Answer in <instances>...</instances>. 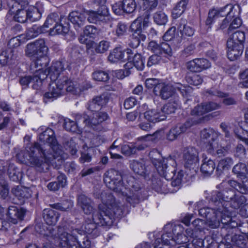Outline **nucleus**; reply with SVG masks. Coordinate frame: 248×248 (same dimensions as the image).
<instances>
[{"label":"nucleus","mask_w":248,"mask_h":248,"mask_svg":"<svg viewBox=\"0 0 248 248\" xmlns=\"http://www.w3.org/2000/svg\"><path fill=\"white\" fill-rule=\"evenodd\" d=\"M219 134L213 128H205L201 132V144L204 146L210 152L212 153L214 149L213 142L218 138Z\"/></svg>","instance_id":"16"},{"label":"nucleus","mask_w":248,"mask_h":248,"mask_svg":"<svg viewBox=\"0 0 248 248\" xmlns=\"http://www.w3.org/2000/svg\"><path fill=\"white\" fill-rule=\"evenodd\" d=\"M186 80L188 83L195 86L200 85L203 82L202 77L195 74L187 76Z\"/></svg>","instance_id":"60"},{"label":"nucleus","mask_w":248,"mask_h":248,"mask_svg":"<svg viewBox=\"0 0 248 248\" xmlns=\"http://www.w3.org/2000/svg\"><path fill=\"white\" fill-rule=\"evenodd\" d=\"M12 3L8 2V5L10 8L9 13H15V9H25L28 5L29 2L27 0H13L12 1Z\"/></svg>","instance_id":"45"},{"label":"nucleus","mask_w":248,"mask_h":248,"mask_svg":"<svg viewBox=\"0 0 248 248\" xmlns=\"http://www.w3.org/2000/svg\"><path fill=\"white\" fill-rule=\"evenodd\" d=\"M147 49L155 54H165L170 56L172 55V50L170 46L166 42L158 44L154 41H150L148 45Z\"/></svg>","instance_id":"24"},{"label":"nucleus","mask_w":248,"mask_h":248,"mask_svg":"<svg viewBox=\"0 0 248 248\" xmlns=\"http://www.w3.org/2000/svg\"><path fill=\"white\" fill-rule=\"evenodd\" d=\"M152 137L151 135H147L145 136H142L138 138V140H143V142L142 143L137 142L134 145L133 147L135 150V154L137 153V151H140L144 150L147 147H148V144L146 141L150 140V138Z\"/></svg>","instance_id":"52"},{"label":"nucleus","mask_w":248,"mask_h":248,"mask_svg":"<svg viewBox=\"0 0 248 248\" xmlns=\"http://www.w3.org/2000/svg\"><path fill=\"white\" fill-rule=\"evenodd\" d=\"M77 245L80 248H91L92 247L91 242L87 236H84L81 240L77 235Z\"/></svg>","instance_id":"64"},{"label":"nucleus","mask_w":248,"mask_h":248,"mask_svg":"<svg viewBox=\"0 0 248 248\" xmlns=\"http://www.w3.org/2000/svg\"><path fill=\"white\" fill-rule=\"evenodd\" d=\"M207 92L210 94L221 98H224L222 102L225 105H233L236 104V101L233 98L226 97L228 95L227 93H222L219 91L209 90Z\"/></svg>","instance_id":"43"},{"label":"nucleus","mask_w":248,"mask_h":248,"mask_svg":"<svg viewBox=\"0 0 248 248\" xmlns=\"http://www.w3.org/2000/svg\"><path fill=\"white\" fill-rule=\"evenodd\" d=\"M46 31L42 27L37 25H34L32 27L28 29L26 31V36L28 39H30L37 36L39 34Z\"/></svg>","instance_id":"48"},{"label":"nucleus","mask_w":248,"mask_h":248,"mask_svg":"<svg viewBox=\"0 0 248 248\" xmlns=\"http://www.w3.org/2000/svg\"><path fill=\"white\" fill-rule=\"evenodd\" d=\"M40 143L34 142L28 146L27 163L40 172L47 171L49 163L63 154L62 146L56 138L54 131L47 128L39 135Z\"/></svg>","instance_id":"2"},{"label":"nucleus","mask_w":248,"mask_h":248,"mask_svg":"<svg viewBox=\"0 0 248 248\" xmlns=\"http://www.w3.org/2000/svg\"><path fill=\"white\" fill-rule=\"evenodd\" d=\"M41 16V14L38 8L32 7L28 9V19L30 21L33 22L38 20Z\"/></svg>","instance_id":"59"},{"label":"nucleus","mask_w":248,"mask_h":248,"mask_svg":"<svg viewBox=\"0 0 248 248\" xmlns=\"http://www.w3.org/2000/svg\"><path fill=\"white\" fill-rule=\"evenodd\" d=\"M175 91L180 92L183 97L187 98L191 96L193 89L187 85L177 83L175 86Z\"/></svg>","instance_id":"49"},{"label":"nucleus","mask_w":248,"mask_h":248,"mask_svg":"<svg viewBox=\"0 0 248 248\" xmlns=\"http://www.w3.org/2000/svg\"><path fill=\"white\" fill-rule=\"evenodd\" d=\"M180 101L178 97H176L173 100H170L159 110L161 114L165 117V119L166 115L174 113L177 109L180 108Z\"/></svg>","instance_id":"32"},{"label":"nucleus","mask_w":248,"mask_h":248,"mask_svg":"<svg viewBox=\"0 0 248 248\" xmlns=\"http://www.w3.org/2000/svg\"><path fill=\"white\" fill-rule=\"evenodd\" d=\"M239 10L238 6H233L231 4H227L223 8L218 10L212 9L209 11L208 17L206 20V25H211L213 22L217 20L220 17L226 16V17L231 18L234 17L235 13Z\"/></svg>","instance_id":"13"},{"label":"nucleus","mask_w":248,"mask_h":248,"mask_svg":"<svg viewBox=\"0 0 248 248\" xmlns=\"http://www.w3.org/2000/svg\"><path fill=\"white\" fill-rule=\"evenodd\" d=\"M7 173L10 180L14 182H20L23 176L22 172L13 164H9Z\"/></svg>","instance_id":"40"},{"label":"nucleus","mask_w":248,"mask_h":248,"mask_svg":"<svg viewBox=\"0 0 248 248\" xmlns=\"http://www.w3.org/2000/svg\"><path fill=\"white\" fill-rule=\"evenodd\" d=\"M42 216L46 224L53 226L59 220L60 214L53 209L46 208L43 210Z\"/></svg>","instance_id":"30"},{"label":"nucleus","mask_w":248,"mask_h":248,"mask_svg":"<svg viewBox=\"0 0 248 248\" xmlns=\"http://www.w3.org/2000/svg\"><path fill=\"white\" fill-rule=\"evenodd\" d=\"M66 19L63 17H60L57 13H51L47 17L43 27L44 29L49 28V33L51 35L66 34L69 31V26Z\"/></svg>","instance_id":"8"},{"label":"nucleus","mask_w":248,"mask_h":248,"mask_svg":"<svg viewBox=\"0 0 248 248\" xmlns=\"http://www.w3.org/2000/svg\"><path fill=\"white\" fill-rule=\"evenodd\" d=\"M216 167V164L213 160L204 158L201 167V171L206 176H210L213 173Z\"/></svg>","instance_id":"38"},{"label":"nucleus","mask_w":248,"mask_h":248,"mask_svg":"<svg viewBox=\"0 0 248 248\" xmlns=\"http://www.w3.org/2000/svg\"><path fill=\"white\" fill-rule=\"evenodd\" d=\"M98 29L93 25L86 26L83 31L84 34L90 38H93L98 34Z\"/></svg>","instance_id":"63"},{"label":"nucleus","mask_w":248,"mask_h":248,"mask_svg":"<svg viewBox=\"0 0 248 248\" xmlns=\"http://www.w3.org/2000/svg\"><path fill=\"white\" fill-rule=\"evenodd\" d=\"M189 0H181L173 9L172 14L174 18L180 16L185 11Z\"/></svg>","instance_id":"47"},{"label":"nucleus","mask_w":248,"mask_h":248,"mask_svg":"<svg viewBox=\"0 0 248 248\" xmlns=\"http://www.w3.org/2000/svg\"><path fill=\"white\" fill-rule=\"evenodd\" d=\"M64 83V87H65V91L71 93L73 94H76L81 91L80 88L77 86V84L67 77V81Z\"/></svg>","instance_id":"56"},{"label":"nucleus","mask_w":248,"mask_h":248,"mask_svg":"<svg viewBox=\"0 0 248 248\" xmlns=\"http://www.w3.org/2000/svg\"><path fill=\"white\" fill-rule=\"evenodd\" d=\"M233 164V159L230 157L221 159L217 167L216 171L218 175H220L224 170H229Z\"/></svg>","instance_id":"42"},{"label":"nucleus","mask_w":248,"mask_h":248,"mask_svg":"<svg viewBox=\"0 0 248 248\" xmlns=\"http://www.w3.org/2000/svg\"><path fill=\"white\" fill-rule=\"evenodd\" d=\"M15 13H9L10 14H15L14 19L18 22L24 23L28 19V10L24 9H15Z\"/></svg>","instance_id":"46"},{"label":"nucleus","mask_w":248,"mask_h":248,"mask_svg":"<svg viewBox=\"0 0 248 248\" xmlns=\"http://www.w3.org/2000/svg\"><path fill=\"white\" fill-rule=\"evenodd\" d=\"M122 3L125 13H132L136 9V4L134 0H123Z\"/></svg>","instance_id":"57"},{"label":"nucleus","mask_w":248,"mask_h":248,"mask_svg":"<svg viewBox=\"0 0 248 248\" xmlns=\"http://www.w3.org/2000/svg\"><path fill=\"white\" fill-rule=\"evenodd\" d=\"M26 210L16 206H10L7 209L6 215L9 220L13 224H16L23 220Z\"/></svg>","instance_id":"26"},{"label":"nucleus","mask_w":248,"mask_h":248,"mask_svg":"<svg viewBox=\"0 0 248 248\" xmlns=\"http://www.w3.org/2000/svg\"><path fill=\"white\" fill-rule=\"evenodd\" d=\"M102 203L98 205V211L93 213L92 219L87 218L79 229H74L68 223V231L71 233L77 231L76 235L82 236V234H92L96 237L99 234L97 224L101 226H111L113 222L114 217H119L123 215V211L119 204L115 202L114 196L110 193L103 192L101 194Z\"/></svg>","instance_id":"3"},{"label":"nucleus","mask_w":248,"mask_h":248,"mask_svg":"<svg viewBox=\"0 0 248 248\" xmlns=\"http://www.w3.org/2000/svg\"><path fill=\"white\" fill-rule=\"evenodd\" d=\"M67 227V225H63L62 223L58 226L59 237L56 240L59 241V246L62 248H80L77 245V231H74L71 233L68 231Z\"/></svg>","instance_id":"10"},{"label":"nucleus","mask_w":248,"mask_h":248,"mask_svg":"<svg viewBox=\"0 0 248 248\" xmlns=\"http://www.w3.org/2000/svg\"><path fill=\"white\" fill-rule=\"evenodd\" d=\"M171 227L168 229L169 232L172 233V236L176 237L175 239L176 243L181 244H185L188 241L187 237L183 234V228L181 225H175L173 226L170 224Z\"/></svg>","instance_id":"33"},{"label":"nucleus","mask_w":248,"mask_h":248,"mask_svg":"<svg viewBox=\"0 0 248 248\" xmlns=\"http://www.w3.org/2000/svg\"><path fill=\"white\" fill-rule=\"evenodd\" d=\"M47 78V75L43 69H39L36 71L32 76L22 77L20 78V84L27 87L30 83H33L32 88L38 90L42 84V81Z\"/></svg>","instance_id":"15"},{"label":"nucleus","mask_w":248,"mask_h":248,"mask_svg":"<svg viewBox=\"0 0 248 248\" xmlns=\"http://www.w3.org/2000/svg\"><path fill=\"white\" fill-rule=\"evenodd\" d=\"M171 227L170 224H167L164 228V232L161 234V238H157L154 243V248H165L163 247L172 246L176 243L175 238L172 233L169 232L168 229Z\"/></svg>","instance_id":"21"},{"label":"nucleus","mask_w":248,"mask_h":248,"mask_svg":"<svg viewBox=\"0 0 248 248\" xmlns=\"http://www.w3.org/2000/svg\"><path fill=\"white\" fill-rule=\"evenodd\" d=\"M49 91L46 93L44 97L48 99L57 98L63 95L65 92L64 83L67 81L66 75H60L56 79H51Z\"/></svg>","instance_id":"14"},{"label":"nucleus","mask_w":248,"mask_h":248,"mask_svg":"<svg viewBox=\"0 0 248 248\" xmlns=\"http://www.w3.org/2000/svg\"><path fill=\"white\" fill-rule=\"evenodd\" d=\"M187 21L181 18L177 24V29L183 37H190L194 35L195 30L186 25Z\"/></svg>","instance_id":"37"},{"label":"nucleus","mask_w":248,"mask_h":248,"mask_svg":"<svg viewBox=\"0 0 248 248\" xmlns=\"http://www.w3.org/2000/svg\"><path fill=\"white\" fill-rule=\"evenodd\" d=\"M245 41V34L244 31H237L230 37L226 44L228 59L233 61L242 54Z\"/></svg>","instance_id":"7"},{"label":"nucleus","mask_w":248,"mask_h":248,"mask_svg":"<svg viewBox=\"0 0 248 248\" xmlns=\"http://www.w3.org/2000/svg\"><path fill=\"white\" fill-rule=\"evenodd\" d=\"M162 82H160L159 80L155 78H147L145 82V86L148 89H153V93L155 94V91L157 90L156 89L157 87L160 85Z\"/></svg>","instance_id":"62"},{"label":"nucleus","mask_w":248,"mask_h":248,"mask_svg":"<svg viewBox=\"0 0 248 248\" xmlns=\"http://www.w3.org/2000/svg\"><path fill=\"white\" fill-rule=\"evenodd\" d=\"M124 54L120 48H115L108 56V61L111 63H115L119 61H121L124 58Z\"/></svg>","instance_id":"54"},{"label":"nucleus","mask_w":248,"mask_h":248,"mask_svg":"<svg viewBox=\"0 0 248 248\" xmlns=\"http://www.w3.org/2000/svg\"><path fill=\"white\" fill-rule=\"evenodd\" d=\"M220 223H221L223 226L221 230L222 232H226L225 233H231V232H234V230H236V228L238 226V223L233 220L232 218L230 217L227 216L226 218L221 217H219Z\"/></svg>","instance_id":"34"},{"label":"nucleus","mask_w":248,"mask_h":248,"mask_svg":"<svg viewBox=\"0 0 248 248\" xmlns=\"http://www.w3.org/2000/svg\"><path fill=\"white\" fill-rule=\"evenodd\" d=\"M192 124L188 121L184 124H178L172 127L168 134L167 139L170 141H173L177 139L181 134L184 133Z\"/></svg>","instance_id":"25"},{"label":"nucleus","mask_w":248,"mask_h":248,"mask_svg":"<svg viewBox=\"0 0 248 248\" xmlns=\"http://www.w3.org/2000/svg\"><path fill=\"white\" fill-rule=\"evenodd\" d=\"M86 18L85 11L84 13L73 11L68 16V20L74 25L76 30H79L85 25Z\"/></svg>","instance_id":"29"},{"label":"nucleus","mask_w":248,"mask_h":248,"mask_svg":"<svg viewBox=\"0 0 248 248\" xmlns=\"http://www.w3.org/2000/svg\"><path fill=\"white\" fill-rule=\"evenodd\" d=\"M108 118V114L105 112H96L93 114L91 118L86 113L76 114V124L78 125L83 123L85 125L94 130L101 131L102 129L101 123Z\"/></svg>","instance_id":"9"},{"label":"nucleus","mask_w":248,"mask_h":248,"mask_svg":"<svg viewBox=\"0 0 248 248\" xmlns=\"http://www.w3.org/2000/svg\"><path fill=\"white\" fill-rule=\"evenodd\" d=\"M50 206L53 209L59 210L62 211H67L72 208L73 203L71 201L66 200L62 202H58L50 204Z\"/></svg>","instance_id":"51"},{"label":"nucleus","mask_w":248,"mask_h":248,"mask_svg":"<svg viewBox=\"0 0 248 248\" xmlns=\"http://www.w3.org/2000/svg\"><path fill=\"white\" fill-rule=\"evenodd\" d=\"M92 76L94 80L98 81L106 82L109 78L108 74L102 70L94 72L92 74Z\"/></svg>","instance_id":"58"},{"label":"nucleus","mask_w":248,"mask_h":248,"mask_svg":"<svg viewBox=\"0 0 248 248\" xmlns=\"http://www.w3.org/2000/svg\"><path fill=\"white\" fill-rule=\"evenodd\" d=\"M152 187L158 193H167L169 191L167 180L165 179H157L153 180Z\"/></svg>","instance_id":"41"},{"label":"nucleus","mask_w":248,"mask_h":248,"mask_svg":"<svg viewBox=\"0 0 248 248\" xmlns=\"http://www.w3.org/2000/svg\"><path fill=\"white\" fill-rule=\"evenodd\" d=\"M12 192L14 196L19 200V203H23L25 200L30 198L31 197L30 190L22 188L20 186H17L13 188Z\"/></svg>","instance_id":"36"},{"label":"nucleus","mask_w":248,"mask_h":248,"mask_svg":"<svg viewBox=\"0 0 248 248\" xmlns=\"http://www.w3.org/2000/svg\"><path fill=\"white\" fill-rule=\"evenodd\" d=\"M228 184L232 188H225L219 191H216L212 196L211 202L215 207H203L199 209V215L206 219V224L212 228L220 226L219 217L225 211L224 204L232 209H238L247 202L244 194H248V183L247 181H237L230 180Z\"/></svg>","instance_id":"1"},{"label":"nucleus","mask_w":248,"mask_h":248,"mask_svg":"<svg viewBox=\"0 0 248 248\" xmlns=\"http://www.w3.org/2000/svg\"><path fill=\"white\" fill-rule=\"evenodd\" d=\"M140 19L135 20L131 25V29L133 31L131 37L129 46L132 48H137L141 41L146 39V35L143 33Z\"/></svg>","instance_id":"18"},{"label":"nucleus","mask_w":248,"mask_h":248,"mask_svg":"<svg viewBox=\"0 0 248 248\" xmlns=\"http://www.w3.org/2000/svg\"><path fill=\"white\" fill-rule=\"evenodd\" d=\"M247 240L245 234L225 233L224 238L218 244L217 248H245Z\"/></svg>","instance_id":"11"},{"label":"nucleus","mask_w":248,"mask_h":248,"mask_svg":"<svg viewBox=\"0 0 248 248\" xmlns=\"http://www.w3.org/2000/svg\"><path fill=\"white\" fill-rule=\"evenodd\" d=\"M36 232L46 237L51 244H55L59 237L58 229L56 230L51 227H47L43 222H37L34 227Z\"/></svg>","instance_id":"20"},{"label":"nucleus","mask_w":248,"mask_h":248,"mask_svg":"<svg viewBox=\"0 0 248 248\" xmlns=\"http://www.w3.org/2000/svg\"><path fill=\"white\" fill-rule=\"evenodd\" d=\"M85 14L87 20L91 23H106L108 20L109 13L107 7L98 8L97 11L87 10Z\"/></svg>","instance_id":"17"},{"label":"nucleus","mask_w":248,"mask_h":248,"mask_svg":"<svg viewBox=\"0 0 248 248\" xmlns=\"http://www.w3.org/2000/svg\"><path fill=\"white\" fill-rule=\"evenodd\" d=\"M104 181L107 186L118 194L125 197L126 201L134 206L142 199L144 188L136 181L129 184V190L123 185L122 175L119 171L111 169L104 174Z\"/></svg>","instance_id":"4"},{"label":"nucleus","mask_w":248,"mask_h":248,"mask_svg":"<svg viewBox=\"0 0 248 248\" xmlns=\"http://www.w3.org/2000/svg\"><path fill=\"white\" fill-rule=\"evenodd\" d=\"M109 100V96L107 93H104L99 96H97L89 101L86 105V108L91 111H95L101 107L105 105Z\"/></svg>","instance_id":"27"},{"label":"nucleus","mask_w":248,"mask_h":248,"mask_svg":"<svg viewBox=\"0 0 248 248\" xmlns=\"http://www.w3.org/2000/svg\"><path fill=\"white\" fill-rule=\"evenodd\" d=\"M47 50L45 40L40 39L27 45L25 55L34 60H39L46 55Z\"/></svg>","instance_id":"12"},{"label":"nucleus","mask_w":248,"mask_h":248,"mask_svg":"<svg viewBox=\"0 0 248 248\" xmlns=\"http://www.w3.org/2000/svg\"><path fill=\"white\" fill-rule=\"evenodd\" d=\"M232 172L238 177L245 178L248 173L247 165L242 163L236 164L232 168Z\"/></svg>","instance_id":"44"},{"label":"nucleus","mask_w":248,"mask_h":248,"mask_svg":"<svg viewBox=\"0 0 248 248\" xmlns=\"http://www.w3.org/2000/svg\"><path fill=\"white\" fill-rule=\"evenodd\" d=\"M145 58L140 54L137 53L132 56L131 62L134 66L138 70L141 71L145 66Z\"/></svg>","instance_id":"50"},{"label":"nucleus","mask_w":248,"mask_h":248,"mask_svg":"<svg viewBox=\"0 0 248 248\" xmlns=\"http://www.w3.org/2000/svg\"><path fill=\"white\" fill-rule=\"evenodd\" d=\"M69 67V63L65 60L53 62L51 67L44 70L50 79H56L60 75H65L62 71Z\"/></svg>","instance_id":"19"},{"label":"nucleus","mask_w":248,"mask_h":248,"mask_svg":"<svg viewBox=\"0 0 248 248\" xmlns=\"http://www.w3.org/2000/svg\"><path fill=\"white\" fill-rule=\"evenodd\" d=\"M184 158L185 167L189 170H193L196 171V165L198 160V153L197 150L192 147L187 148L184 151Z\"/></svg>","instance_id":"23"},{"label":"nucleus","mask_w":248,"mask_h":248,"mask_svg":"<svg viewBox=\"0 0 248 248\" xmlns=\"http://www.w3.org/2000/svg\"><path fill=\"white\" fill-rule=\"evenodd\" d=\"M13 50L8 48L3 51L0 54V63L3 65L6 64L14 59Z\"/></svg>","instance_id":"53"},{"label":"nucleus","mask_w":248,"mask_h":248,"mask_svg":"<svg viewBox=\"0 0 248 248\" xmlns=\"http://www.w3.org/2000/svg\"><path fill=\"white\" fill-rule=\"evenodd\" d=\"M144 118L149 123H155L165 120V117L160 113L158 109H153L146 111L144 113Z\"/></svg>","instance_id":"35"},{"label":"nucleus","mask_w":248,"mask_h":248,"mask_svg":"<svg viewBox=\"0 0 248 248\" xmlns=\"http://www.w3.org/2000/svg\"><path fill=\"white\" fill-rule=\"evenodd\" d=\"M221 105L214 102L210 101L201 103L191 110L190 114L193 117L192 124H203L210 120L212 116L205 114L210 111L218 109Z\"/></svg>","instance_id":"6"},{"label":"nucleus","mask_w":248,"mask_h":248,"mask_svg":"<svg viewBox=\"0 0 248 248\" xmlns=\"http://www.w3.org/2000/svg\"><path fill=\"white\" fill-rule=\"evenodd\" d=\"M234 156L241 160L244 159L246 157V150L241 144H238L233 151Z\"/></svg>","instance_id":"61"},{"label":"nucleus","mask_w":248,"mask_h":248,"mask_svg":"<svg viewBox=\"0 0 248 248\" xmlns=\"http://www.w3.org/2000/svg\"><path fill=\"white\" fill-rule=\"evenodd\" d=\"M77 205L86 215H89L98 211H96L93 200L83 194H79L77 197Z\"/></svg>","instance_id":"22"},{"label":"nucleus","mask_w":248,"mask_h":248,"mask_svg":"<svg viewBox=\"0 0 248 248\" xmlns=\"http://www.w3.org/2000/svg\"><path fill=\"white\" fill-rule=\"evenodd\" d=\"M155 91V95L158 96L162 99L166 100L171 97L174 94L175 86L162 82L160 86L157 87Z\"/></svg>","instance_id":"31"},{"label":"nucleus","mask_w":248,"mask_h":248,"mask_svg":"<svg viewBox=\"0 0 248 248\" xmlns=\"http://www.w3.org/2000/svg\"><path fill=\"white\" fill-rule=\"evenodd\" d=\"M153 18L154 22L158 25H165L168 22L167 16L161 11L155 13Z\"/></svg>","instance_id":"55"},{"label":"nucleus","mask_w":248,"mask_h":248,"mask_svg":"<svg viewBox=\"0 0 248 248\" xmlns=\"http://www.w3.org/2000/svg\"><path fill=\"white\" fill-rule=\"evenodd\" d=\"M130 168L135 173L143 176L145 179L149 178L151 172L150 167L146 165L143 160H133L130 164Z\"/></svg>","instance_id":"28"},{"label":"nucleus","mask_w":248,"mask_h":248,"mask_svg":"<svg viewBox=\"0 0 248 248\" xmlns=\"http://www.w3.org/2000/svg\"><path fill=\"white\" fill-rule=\"evenodd\" d=\"M66 185V177L64 174H60L57 176V181L49 183L47 187L50 191H56L63 188Z\"/></svg>","instance_id":"39"},{"label":"nucleus","mask_w":248,"mask_h":248,"mask_svg":"<svg viewBox=\"0 0 248 248\" xmlns=\"http://www.w3.org/2000/svg\"><path fill=\"white\" fill-rule=\"evenodd\" d=\"M149 155L152 163L155 167L160 175L166 180H170L174 177L176 163L174 159L163 158L156 150H153L149 153Z\"/></svg>","instance_id":"5"}]
</instances>
